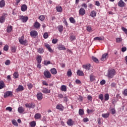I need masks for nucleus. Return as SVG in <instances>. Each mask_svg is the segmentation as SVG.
Here are the masks:
<instances>
[{
    "label": "nucleus",
    "mask_w": 127,
    "mask_h": 127,
    "mask_svg": "<svg viewBox=\"0 0 127 127\" xmlns=\"http://www.w3.org/2000/svg\"><path fill=\"white\" fill-rule=\"evenodd\" d=\"M116 69H109L107 73L108 78L109 79H112L114 78V76L116 75Z\"/></svg>",
    "instance_id": "1"
},
{
    "label": "nucleus",
    "mask_w": 127,
    "mask_h": 127,
    "mask_svg": "<svg viewBox=\"0 0 127 127\" xmlns=\"http://www.w3.org/2000/svg\"><path fill=\"white\" fill-rule=\"evenodd\" d=\"M19 42L22 45H26V43H27V40H24V36H22L21 37L19 38Z\"/></svg>",
    "instance_id": "2"
},
{
    "label": "nucleus",
    "mask_w": 127,
    "mask_h": 127,
    "mask_svg": "<svg viewBox=\"0 0 127 127\" xmlns=\"http://www.w3.org/2000/svg\"><path fill=\"white\" fill-rule=\"evenodd\" d=\"M26 108H29L30 109H34L36 107L35 103L32 102L26 103L25 104Z\"/></svg>",
    "instance_id": "3"
},
{
    "label": "nucleus",
    "mask_w": 127,
    "mask_h": 127,
    "mask_svg": "<svg viewBox=\"0 0 127 127\" xmlns=\"http://www.w3.org/2000/svg\"><path fill=\"white\" fill-rule=\"evenodd\" d=\"M19 19L21 20L22 22H26L28 20V17L27 16H24L23 15H20L19 16Z\"/></svg>",
    "instance_id": "4"
},
{
    "label": "nucleus",
    "mask_w": 127,
    "mask_h": 127,
    "mask_svg": "<svg viewBox=\"0 0 127 127\" xmlns=\"http://www.w3.org/2000/svg\"><path fill=\"white\" fill-rule=\"evenodd\" d=\"M6 15L7 14L6 13H3L2 16L0 17V23H3L4 21H5V18L6 17Z\"/></svg>",
    "instance_id": "5"
},
{
    "label": "nucleus",
    "mask_w": 127,
    "mask_h": 127,
    "mask_svg": "<svg viewBox=\"0 0 127 127\" xmlns=\"http://www.w3.org/2000/svg\"><path fill=\"white\" fill-rule=\"evenodd\" d=\"M44 75L46 78H47L48 79H50L51 78V73H50V72L48 70H46L44 72Z\"/></svg>",
    "instance_id": "6"
},
{
    "label": "nucleus",
    "mask_w": 127,
    "mask_h": 127,
    "mask_svg": "<svg viewBox=\"0 0 127 127\" xmlns=\"http://www.w3.org/2000/svg\"><path fill=\"white\" fill-rule=\"evenodd\" d=\"M12 92L6 91L4 93V98H7V97H12Z\"/></svg>",
    "instance_id": "7"
},
{
    "label": "nucleus",
    "mask_w": 127,
    "mask_h": 127,
    "mask_svg": "<svg viewBox=\"0 0 127 127\" xmlns=\"http://www.w3.org/2000/svg\"><path fill=\"white\" fill-rule=\"evenodd\" d=\"M86 13V10L84 8H81L79 10V15H81V16H83V15H85Z\"/></svg>",
    "instance_id": "8"
},
{
    "label": "nucleus",
    "mask_w": 127,
    "mask_h": 127,
    "mask_svg": "<svg viewBox=\"0 0 127 127\" xmlns=\"http://www.w3.org/2000/svg\"><path fill=\"white\" fill-rule=\"evenodd\" d=\"M30 35L32 37L35 38V37L38 35V33L35 30H33L30 32Z\"/></svg>",
    "instance_id": "9"
},
{
    "label": "nucleus",
    "mask_w": 127,
    "mask_h": 127,
    "mask_svg": "<svg viewBox=\"0 0 127 127\" xmlns=\"http://www.w3.org/2000/svg\"><path fill=\"white\" fill-rule=\"evenodd\" d=\"M37 98L39 101H41L43 99V94L41 92L37 94Z\"/></svg>",
    "instance_id": "10"
},
{
    "label": "nucleus",
    "mask_w": 127,
    "mask_h": 127,
    "mask_svg": "<svg viewBox=\"0 0 127 127\" xmlns=\"http://www.w3.org/2000/svg\"><path fill=\"white\" fill-rule=\"evenodd\" d=\"M45 47H46L47 49H48V51L50 52L51 53H52L53 52V50L51 48V46H50L48 44H45Z\"/></svg>",
    "instance_id": "11"
},
{
    "label": "nucleus",
    "mask_w": 127,
    "mask_h": 127,
    "mask_svg": "<svg viewBox=\"0 0 127 127\" xmlns=\"http://www.w3.org/2000/svg\"><path fill=\"white\" fill-rule=\"evenodd\" d=\"M23 90H24L23 86L22 85H19L18 88L16 89L15 91L18 93V92H21V91H23Z\"/></svg>",
    "instance_id": "12"
},
{
    "label": "nucleus",
    "mask_w": 127,
    "mask_h": 127,
    "mask_svg": "<svg viewBox=\"0 0 127 127\" xmlns=\"http://www.w3.org/2000/svg\"><path fill=\"white\" fill-rule=\"evenodd\" d=\"M82 68H83L84 69H85V70H87V71H89V70H90V68H91V64H87L83 65Z\"/></svg>",
    "instance_id": "13"
},
{
    "label": "nucleus",
    "mask_w": 127,
    "mask_h": 127,
    "mask_svg": "<svg viewBox=\"0 0 127 127\" xmlns=\"http://www.w3.org/2000/svg\"><path fill=\"white\" fill-rule=\"evenodd\" d=\"M104 39H105V37H104L103 36L102 37H96L94 38V40L95 41H103L104 40Z\"/></svg>",
    "instance_id": "14"
},
{
    "label": "nucleus",
    "mask_w": 127,
    "mask_h": 127,
    "mask_svg": "<svg viewBox=\"0 0 127 127\" xmlns=\"http://www.w3.org/2000/svg\"><path fill=\"white\" fill-rule=\"evenodd\" d=\"M108 53L103 54L101 59V61H105V60H107L108 58Z\"/></svg>",
    "instance_id": "15"
},
{
    "label": "nucleus",
    "mask_w": 127,
    "mask_h": 127,
    "mask_svg": "<svg viewBox=\"0 0 127 127\" xmlns=\"http://www.w3.org/2000/svg\"><path fill=\"white\" fill-rule=\"evenodd\" d=\"M41 25H40V23L37 21H36L34 24L35 28H36L37 29H39V28H40Z\"/></svg>",
    "instance_id": "16"
},
{
    "label": "nucleus",
    "mask_w": 127,
    "mask_h": 127,
    "mask_svg": "<svg viewBox=\"0 0 127 127\" xmlns=\"http://www.w3.org/2000/svg\"><path fill=\"white\" fill-rule=\"evenodd\" d=\"M125 4H126V3H125L123 0H120L118 2V5L120 7H124V6H125Z\"/></svg>",
    "instance_id": "17"
},
{
    "label": "nucleus",
    "mask_w": 127,
    "mask_h": 127,
    "mask_svg": "<svg viewBox=\"0 0 127 127\" xmlns=\"http://www.w3.org/2000/svg\"><path fill=\"white\" fill-rule=\"evenodd\" d=\"M3 88H5V84H4V82H3L2 80H0V90L3 89Z\"/></svg>",
    "instance_id": "18"
},
{
    "label": "nucleus",
    "mask_w": 127,
    "mask_h": 127,
    "mask_svg": "<svg viewBox=\"0 0 127 127\" xmlns=\"http://www.w3.org/2000/svg\"><path fill=\"white\" fill-rule=\"evenodd\" d=\"M56 109L59 110V111H63V110H64V107L62 104H58L56 106Z\"/></svg>",
    "instance_id": "19"
},
{
    "label": "nucleus",
    "mask_w": 127,
    "mask_h": 127,
    "mask_svg": "<svg viewBox=\"0 0 127 127\" xmlns=\"http://www.w3.org/2000/svg\"><path fill=\"white\" fill-rule=\"evenodd\" d=\"M21 10L22 11H26L27 10V6L26 4H23L21 6Z\"/></svg>",
    "instance_id": "20"
},
{
    "label": "nucleus",
    "mask_w": 127,
    "mask_h": 127,
    "mask_svg": "<svg viewBox=\"0 0 127 127\" xmlns=\"http://www.w3.org/2000/svg\"><path fill=\"white\" fill-rule=\"evenodd\" d=\"M58 49L59 50H66V48L63 45H59Z\"/></svg>",
    "instance_id": "21"
},
{
    "label": "nucleus",
    "mask_w": 127,
    "mask_h": 127,
    "mask_svg": "<svg viewBox=\"0 0 127 127\" xmlns=\"http://www.w3.org/2000/svg\"><path fill=\"white\" fill-rule=\"evenodd\" d=\"M4 5H5V1L4 0L0 1V7H4Z\"/></svg>",
    "instance_id": "22"
},
{
    "label": "nucleus",
    "mask_w": 127,
    "mask_h": 127,
    "mask_svg": "<svg viewBox=\"0 0 127 127\" xmlns=\"http://www.w3.org/2000/svg\"><path fill=\"white\" fill-rule=\"evenodd\" d=\"M50 71L53 75H56L57 74V70L55 68H52Z\"/></svg>",
    "instance_id": "23"
},
{
    "label": "nucleus",
    "mask_w": 127,
    "mask_h": 127,
    "mask_svg": "<svg viewBox=\"0 0 127 127\" xmlns=\"http://www.w3.org/2000/svg\"><path fill=\"white\" fill-rule=\"evenodd\" d=\"M18 112L20 114H22L24 112V108L22 107H20L18 108Z\"/></svg>",
    "instance_id": "24"
},
{
    "label": "nucleus",
    "mask_w": 127,
    "mask_h": 127,
    "mask_svg": "<svg viewBox=\"0 0 127 127\" xmlns=\"http://www.w3.org/2000/svg\"><path fill=\"white\" fill-rule=\"evenodd\" d=\"M34 118L36 120H39V119H41V114L37 113L35 115Z\"/></svg>",
    "instance_id": "25"
},
{
    "label": "nucleus",
    "mask_w": 127,
    "mask_h": 127,
    "mask_svg": "<svg viewBox=\"0 0 127 127\" xmlns=\"http://www.w3.org/2000/svg\"><path fill=\"white\" fill-rule=\"evenodd\" d=\"M42 92L43 93H44L45 94H47L50 93V90H49L48 89L45 88H43V89L42 90Z\"/></svg>",
    "instance_id": "26"
},
{
    "label": "nucleus",
    "mask_w": 127,
    "mask_h": 127,
    "mask_svg": "<svg viewBox=\"0 0 127 127\" xmlns=\"http://www.w3.org/2000/svg\"><path fill=\"white\" fill-rule=\"evenodd\" d=\"M96 15H97V13H96V11L93 10L90 12V16L91 17H95Z\"/></svg>",
    "instance_id": "27"
},
{
    "label": "nucleus",
    "mask_w": 127,
    "mask_h": 127,
    "mask_svg": "<svg viewBox=\"0 0 127 127\" xmlns=\"http://www.w3.org/2000/svg\"><path fill=\"white\" fill-rule=\"evenodd\" d=\"M89 77H90V82H93L96 80V77L95 76V75L93 74H91Z\"/></svg>",
    "instance_id": "28"
},
{
    "label": "nucleus",
    "mask_w": 127,
    "mask_h": 127,
    "mask_svg": "<svg viewBox=\"0 0 127 127\" xmlns=\"http://www.w3.org/2000/svg\"><path fill=\"white\" fill-rule=\"evenodd\" d=\"M76 73L78 76H84V72L83 71L78 70Z\"/></svg>",
    "instance_id": "29"
},
{
    "label": "nucleus",
    "mask_w": 127,
    "mask_h": 127,
    "mask_svg": "<svg viewBox=\"0 0 127 127\" xmlns=\"http://www.w3.org/2000/svg\"><path fill=\"white\" fill-rule=\"evenodd\" d=\"M102 118H104V119H107V118H109L110 117V113H105V114H103L102 115Z\"/></svg>",
    "instance_id": "30"
},
{
    "label": "nucleus",
    "mask_w": 127,
    "mask_h": 127,
    "mask_svg": "<svg viewBox=\"0 0 127 127\" xmlns=\"http://www.w3.org/2000/svg\"><path fill=\"white\" fill-rule=\"evenodd\" d=\"M57 28H58L59 32H60L61 33V32H62V31H63V26H62V25H59L57 27Z\"/></svg>",
    "instance_id": "31"
},
{
    "label": "nucleus",
    "mask_w": 127,
    "mask_h": 127,
    "mask_svg": "<svg viewBox=\"0 0 127 127\" xmlns=\"http://www.w3.org/2000/svg\"><path fill=\"white\" fill-rule=\"evenodd\" d=\"M36 126L35 121H32L29 123V126L31 127H35Z\"/></svg>",
    "instance_id": "32"
},
{
    "label": "nucleus",
    "mask_w": 127,
    "mask_h": 127,
    "mask_svg": "<svg viewBox=\"0 0 127 127\" xmlns=\"http://www.w3.org/2000/svg\"><path fill=\"white\" fill-rule=\"evenodd\" d=\"M11 30H12V26H8L6 29L7 32L9 33V32H11Z\"/></svg>",
    "instance_id": "33"
},
{
    "label": "nucleus",
    "mask_w": 127,
    "mask_h": 127,
    "mask_svg": "<svg viewBox=\"0 0 127 127\" xmlns=\"http://www.w3.org/2000/svg\"><path fill=\"white\" fill-rule=\"evenodd\" d=\"M11 51L12 53H15L16 52V47L13 46L11 47Z\"/></svg>",
    "instance_id": "34"
},
{
    "label": "nucleus",
    "mask_w": 127,
    "mask_h": 127,
    "mask_svg": "<svg viewBox=\"0 0 127 127\" xmlns=\"http://www.w3.org/2000/svg\"><path fill=\"white\" fill-rule=\"evenodd\" d=\"M56 10L58 12H62V7L61 6H58L56 7Z\"/></svg>",
    "instance_id": "35"
},
{
    "label": "nucleus",
    "mask_w": 127,
    "mask_h": 127,
    "mask_svg": "<svg viewBox=\"0 0 127 127\" xmlns=\"http://www.w3.org/2000/svg\"><path fill=\"white\" fill-rule=\"evenodd\" d=\"M67 124L68 125V126H73V121L72 120V119H69L67 121Z\"/></svg>",
    "instance_id": "36"
},
{
    "label": "nucleus",
    "mask_w": 127,
    "mask_h": 127,
    "mask_svg": "<svg viewBox=\"0 0 127 127\" xmlns=\"http://www.w3.org/2000/svg\"><path fill=\"white\" fill-rule=\"evenodd\" d=\"M91 58H92V60H93V61L95 62V63H99V60H98V59H97V58H96L94 56H92L91 57Z\"/></svg>",
    "instance_id": "37"
},
{
    "label": "nucleus",
    "mask_w": 127,
    "mask_h": 127,
    "mask_svg": "<svg viewBox=\"0 0 127 127\" xmlns=\"http://www.w3.org/2000/svg\"><path fill=\"white\" fill-rule=\"evenodd\" d=\"M61 90L63 92H66L67 91V87L66 85H62L61 86Z\"/></svg>",
    "instance_id": "38"
},
{
    "label": "nucleus",
    "mask_w": 127,
    "mask_h": 127,
    "mask_svg": "<svg viewBox=\"0 0 127 127\" xmlns=\"http://www.w3.org/2000/svg\"><path fill=\"white\" fill-rule=\"evenodd\" d=\"M13 76L15 78V79H17V78H18L19 74H18V72L16 71L15 72H14L13 73Z\"/></svg>",
    "instance_id": "39"
},
{
    "label": "nucleus",
    "mask_w": 127,
    "mask_h": 127,
    "mask_svg": "<svg viewBox=\"0 0 127 127\" xmlns=\"http://www.w3.org/2000/svg\"><path fill=\"white\" fill-rule=\"evenodd\" d=\"M42 60V58H41V56H39L37 58V61L39 64L41 63V61Z\"/></svg>",
    "instance_id": "40"
},
{
    "label": "nucleus",
    "mask_w": 127,
    "mask_h": 127,
    "mask_svg": "<svg viewBox=\"0 0 127 127\" xmlns=\"http://www.w3.org/2000/svg\"><path fill=\"white\" fill-rule=\"evenodd\" d=\"M78 114L79 116H83V115H84V110L83 109H80L79 110Z\"/></svg>",
    "instance_id": "41"
},
{
    "label": "nucleus",
    "mask_w": 127,
    "mask_h": 127,
    "mask_svg": "<svg viewBox=\"0 0 127 127\" xmlns=\"http://www.w3.org/2000/svg\"><path fill=\"white\" fill-rule=\"evenodd\" d=\"M105 101H109V99H110V95L109 94H106L104 95Z\"/></svg>",
    "instance_id": "42"
},
{
    "label": "nucleus",
    "mask_w": 127,
    "mask_h": 127,
    "mask_svg": "<svg viewBox=\"0 0 127 127\" xmlns=\"http://www.w3.org/2000/svg\"><path fill=\"white\" fill-rule=\"evenodd\" d=\"M12 124L13 126H15V127H18V124H17L16 120H12Z\"/></svg>",
    "instance_id": "43"
},
{
    "label": "nucleus",
    "mask_w": 127,
    "mask_h": 127,
    "mask_svg": "<svg viewBox=\"0 0 127 127\" xmlns=\"http://www.w3.org/2000/svg\"><path fill=\"white\" fill-rule=\"evenodd\" d=\"M69 21L71 22V23H76V21L75 20V19H74V18L72 17L69 18Z\"/></svg>",
    "instance_id": "44"
},
{
    "label": "nucleus",
    "mask_w": 127,
    "mask_h": 127,
    "mask_svg": "<svg viewBox=\"0 0 127 127\" xmlns=\"http://www.w3.org/2000/svg\"><path fill=\"white\" fill-rule=\"evenodd\" d=\"M9 49V47L8 45H5L3 47L4 51H8V49Z\"/></svg>",
    "instance_id": "45"
},
{
    "label": "nucleus",
    "mask_w": 127,
    "mask_h": 127,
    "mask_svg": "<svg viewBox=\"0 0 127 127\" xmlns=\"http://www.w3.org/2000/svg\"><path fill=\"white\" fill-rule=\"evenodd\" d=\"M38 53H40L41 54L44 52V50L42 48H39L38 49Z\"/></svg>",
    "instance_id": "46"
},
{
    "label": "nucleus",
    "mask_w": 127,
    "mask_h": 127,
    "mask_svg": "<svg viewBox=\"0 0 127 127\" xmlns=\"http://www.w3.org/2000/svg\"><path fill=\"white\" fill-rule=\"evenodd\" d=\"M87 30L88 32H92V27L91 26H87Z\"/></svg>",
    "instance_id": "47"
},
{
    "label": "nucleus",
    "mask_w": 127,
    "mask_h": 127,
    "mask_svg": "<svg viewBox=\"0 0 127 127\" xmlns=\"http://www.w3.org/2000/svg\"><path fill=\"white\" fill-rule=\"evenodd\" d=\"M39 19L41 21H43L45 19V17L44 15H41L39 16Z\"/></svg>",
    "instance_id": "48"
},
{
    "label": "nucleus",
    "mask_w": 127,
    "mask_h": 127,
    "mask_svg": "<svg viewBox=\"0 0 127 127\" xmlns=\"http://www.w3.org/2000/svg\"><path fill=\"white\" fill-rule=\"evenodd\" d=\"M67 76H72V71L70 69H68L67 72Z\"/></svg>",
    "instance_id": "49"
},
{
    "label": "nucleus",
    "mask_w": 127,
    "mask_h": 127,
    "mask_svg": "<svg viewBox=\"0 0 127 127\" xmlns=\"http://www.w3.org/2000/svg\"><path fill=\"white\" fill-rule=\"evenodd\" d=\"M58 42V39H53L52 40V43L53 44H56Z\"/></svg>",
    "instance_id": "50"
},
{
    "label": "nucleus",
    "mask_w": 127,
    "mask_h": 127,
    "mask_svg": "<svg viewBox=\"0 0 127 127\" xmlns=\"http://www.w3.org/2000/svg\"><path fill=\"white\" fill-rule=\"evenodd\" d=\"M110 111L112 115H115V114H116V109L115 108H111Z\"/></svg>",
    "instance_id": "51"
},
{
    "label": "nucleus",
    "mask_w": 127,
    "mask_h": 127,
    "mask_svg": "<svg viewBox=\"0 0 127 127\" xmlns=\"http://www.w3.org/2000/svg\"><path fill=\"white\" fill-rule=\"evenodd\" d=\"M99 99H100V100H101V101H103V100H104V95H103V94L99 95Z\"/></svg>",
    "instance_id": "52"
},
{
    "label": "nucleus",
    "mask_w": 127,
    "mask_h": 127,
    "mask_svg": "<svg viewBox=\"0 0 127 127\" xmlns=\"http://www.w3.org/2000/svg\"><path fill=\"white\" fill-rule=\"evenodd\" d=\"M27 86H28V89H29V90H30V89H32V87H33V85L31 83H28L27 84Z\"/></svg>",
    "instance_id": "53"
},
{
    "label": "nucleus",
    "mask_w": 127,
    "mask_h": 127,
    "mask_svg": "<svg viewBox=\"0 0 127 127\" xmlns=\"http://www.w3.org/2000/svg\"><path fill=\"white\" fill-rule=\"evenodd\" d=\"M43 37H44V38H45V39H46L48 38V33H45L44 34Z\"/></svg>",
    "instance_id": "54"
},
{
    "label": "nucleus",
    "mask_w": 127,
    "mask_h": 127,
    "mask_svg": "<svg viewBox=\"0 0 127 127\" xmlns=\"http://www.w3.org/2000/svg\"><path fill=\"white\" fill-rule=\"evenodd\" d=\"M44 64L45 65H49V64H51V62L50 61H45Z\"/></svg>",
    "instance_id": "55"
},
{
    "label": "nucleus",
    "mask_w": 127,
    "mask_h": 127,
    "mask_svg": "<svg viewBox=\"0 0 127 127\" xmlns=\"http://www.w3.org/2000/svg\"><path fill=\"white\" fill-rule=\"evenodd\" d=\"M87 114H90L91 113H94V110H93V109H91V110L87 109Z\"/></svg>",
    "instance_id": "56"
},
{
    "label": "nucleus",
    "mask_w": 127,
    "mask_h": 127,
    "mask_svg": "<svg viewBox=\"0 0 127 127\" xmlns=\"http://www.w3.org/2000/svg\"><path fill=\"white\" fill-rule=\"evenodd\" d=\"M70 40H72V41H74V40H76V37L75 36H71L70 37Z\"/></svg>",
    "instance_id": "57"
},
{
    "label": "nucleus",
    "mask_w": 127,
    "mask_h": 127,
    "mask_svg": "<svg viewBox=\"0 0 127 127\" xmlns=\"http://www.w3.org/2000/svg\"><path fill=\"white\" fill-rule=\"evenodd\" d=\"M9 64H10V61L9 60H7L5 62V64L8 65H9Z\"/></svg>",
    "instance_id": "58"
},
{
    "label": "nucleus",
    "mask_w": 127,
    "mask_h": 127,
    "mask_svg": "<svg viewBox=\"0 0 127 127\" xmlns=\"http://www.w3.org/2000/svg\"><path fill=\"white\" fill-rule=\"evenodd\" d=\"M121 41H122V38H117L116 39V42H117L118 43H120V42H121Z\"/></svg>",
    "instance_id": "59"
},
{
    "label": "nucleus",
    "mask_w": 127,
    "mask_h": 127,
    "mask_svg": "<svg viewBox=\"0 0 127 127\" xmlns=\"http://www.w3.org/2000/svg\"><path fill=\"white\" fill-rule=\"evenodd\" d=\"M6 111H9V112H11L12 111V108L10 107H8L6 108Z\"/></svg>",
    "instance_id": "60"
},
{
    "label": "nucleus",
    "mask_w": 127,
    "mask_h": 127,
    "mask_svg": "<svg viewBox=\"0 0 127 127\" xmlns=\"http://www.w3.org/2000/svg\"><path fill=\"white\" fill-rule=\"evenodd\" d=\"M106 84V80H102L100 81V84L101 85H105Z\"/></svg>",
    "instance_id": "61"
},
{
    "label": "nucleus",
    "mask_w": 127,
    "mask_h": 127,
    "mask_svg": "<svg viewBox=\"0 0 127 127\" xmlns=\"http://www.w3.org/2000/svg\"><path fill=\"white\" fill-rule=\"evenodd\" d=\"M59 99H62L63 98V95L62 94H59L58 95Z\"/></svg>",
    "instance_id": "62"
},
{
    "label": "nucleus",
    "mask_w": 127,
    "mask_h": 127,
    "mask_svg": "<svg viewBox=\"0 0 127 127\" xmlns=\"http://www.w3.org/2000/svg\"><path fill=\"white\" fill-rule=\"evenodd\" d=\"M123 95L124 96H127V89H126L123 92Z\"/></svg>",
    "instance_id": "63"
},
{
    "label": "nucleus",
    "mask_w": 127,
    "mask_h": 127,
    "mask_svg": "<svg viewBox=\"0 0 127 127\" xmlns=\"http://www.w3.org/2000/svg\"><path fill=\"white\" fill-rule=\"evenodd\" d=\"M122 51L123 52H126V51H127V47H123L122 48Z\"/></svg>",
    "instance_id": "64"
}]
</instances>
